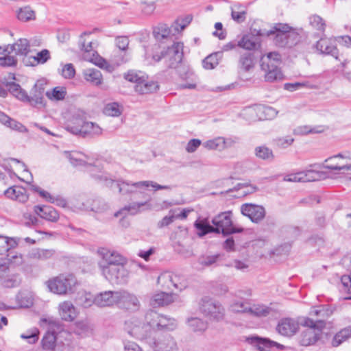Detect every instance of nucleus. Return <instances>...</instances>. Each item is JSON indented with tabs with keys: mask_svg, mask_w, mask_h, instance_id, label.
Instances as JSON below:
<instances>
[{
	"mask_svg": "<svg viewBox=\"0 0 351 351\" xmlns=\"http://www.w3.org/2000/svg\"><path fill=\"white\" fill-rule=\"evenodd\" d=\"M150 198L144 202H134L129 205L125 206L123 208L117 211L114 215L115 217L122 216L125 217L128 214L135 215L140 210L141 208L144 206H148L150 208L151 206L148 205Z\"/></svg>",
	"mask_w": 351,
	"mask_h": 351,
	"instance_id": "nucleus-33",
	"label": "nucleus"
},
{
	"mask_svg": "<svg viewBox=\"0 0 351 351\" xmlns=\"http://www.w3.org/2000/svg\"><path fill=\"white\" fill-rule=\"evenodd\" d=\"M231 16L237 23H242L245 20L246 11L241 5H234L232 8Z\"/></svg>",
	"mask_w": 351,
	"mask_h": 351,
	"instance_id": "nucleus-53",
	"label": "nucleus"
},
{
	"mask_svg": "<svg viewBox=\"0 0 351 351\" xmlns=\"http://www.w3.org/2000/svg\"><path fill=\"white\" fill-rule=\"evenodd\" d=\"M185 28V25L178 23L173 24L170 28L166 24H158L153 29V35L157 40H161L169 37L171 34L180 32Z\"/></svg>",
	"mask_w": 351,
	"mask_h": 351,
	"instance_id": "nucleus-22",
	"label": "nucleus"
},
{
	"mask_svg": "<svg viewBox=\"0 0 351 351\" xmlns=\"http://www.w3.org/2000/svg\"><path fill=\"white\" fill-rule=\"evenodd\" d=\"M116 305L128 310H137L140 306V302L137 297L125 290H118Z\"/></svg>",
	"mask_w": 351,
	"mask_h": 351,
	"instance_id": "nucleus-18",
	"label": "nucleus"
},
{
	"mask_svg": "<svg viewBox=\"0 0 351 351\" xmlns=\"http://www.w3.org/2000/svg\"><path fill=\"white\" fill-rule=\"evenodd\" d=\"M5 195L8 198L16 200L19 202H26L28 200V195L25 189L22 187H10L5 191Z\"/></svg>",
	"mask_w": 351,
	"mask_h": 351,
	"instance_id": "nucleus-35",
	"label": "nucleus"
},
{
	"mask_svg": "<svg viewBox=\"0 0 351 351\" xmlns=\"http://www.w3.org/2000/svg\"><path fill=\"white\" fill-rule=\"evenodd\" d=\"M199 305L201 312L210 320L219 322L223 319L225 309L219 302L211 298H204Z\"/></svg>",
	"mask_w": 351,
	"mask_h": 351,
	"instance_id": "nucleus-10",
	"label": "nucleus"
},
{
	"mask_svg": "<svg viewBox=\"0 0 351 351\" xmlns=\"http://www.w3.org/2000/svg\"><path fill=\"white\" fill-rule=\"evenodd\" d=\"M50 59V53L47 49H43L37 53L36 56H29L22 58V62L25 66H35L38 64H45Z\"/></svg>",
	"mask_w": 351,
	"mask_h": 351,
	"instance_id": "nucleus-27",
	"label": "nucleus"
},
{
	"mask_svg": "<svg viewBox=\"0 0 351 351\" xmlns=\"http://www.w3.org/2000/svg\"><path fill=\"white\" fill-rule=\"evenodd\" d=\"M194 226L198 230L197 234L199 237H203L210 232H215L214 227L211 226L206 219L197 220Z\"/></svg>",
	"mask_w": 351,
	"mask_h": 351,
	"instance_id": "nucleus-44",
	"label": "nucleus"
},
{
	"mask_svg": "<svg viewBox=\"0 0 351 351\" xmlns=\"http://www.w3.org/2000/svg\"><path fill=\"white\" fill-rule=\"evenodd\" d=\"M231 215L230 211L223 212L212 219V223L215 226L214 228L215 232H221L224 235H228L243 231V228H237L233 226Z\"/></svg>",
	"mask_w": 351,
	"mask_h": 351,
	"instance_id": "nucleus-12",
	"label": "nucleus"
},
{
	"mask_svg": "<svg viewBox=\"0 0 351 351\" xmlns=\"http://www.w3.org/2000/svg\"><path fill=\"white\" fill-rule=\"evenodd\" d=\"M241 48L247 50L255 49L259 46L258 38L252 35H245L237 44Z\"/></svg>",
	"mask_w": 351,
	"mask_h": 351,
	"instance_id": "nucleus-40",
	"label": "nucleus"
},
{
	"mask_svg": "<svg viewBox=\"0 0 351 351\" xmlns=\"http://www.w3.org/2000/svg\"><path fill=\"white\" fill-rule=\"evenodd\" d=\"M300 325L306 327L300 335V343L308 346L314 344L319 339L326 323L323 319L314 321L308 317H302L300 321Z\"/></svg>",
	"mask_w": 351,
	"mask_h": 351,
	"instance_id": "nucleus-3",
	"label": "nucleus"
},
{
	"mask_svg": "<svg viewBox=\"0 0 351 351\" xmlns=\"http://www.w3.org/2000/svg\"><path fill=\"white\" fill-rule=\"evenodd\" d=\"M18 243L15 239L0 235V255L16 247Z\"/></svg>",
	"mask_w": 351,
	"mask_h": 351,
	"instance_id": "nucleus-43",
	"label": "nucleus"
},
{
	"mask_svg": "<svg viewBox=\"0 0 351 351\" xmlns=\"http://www.w3.org/2000/svg\"><path fill=\"white\" fill-rule=\"evenodd\" d=\"M116 186L119 189V192L122 195L133 193L143 188L152 186L155 190L169 189V186L165 185H160L153 181H141L137 182H128L125 181L118 180L116 182Z\"/></svg>",
	"mask_w": 351,
	"mask_h": 351,
	"instance_id": "nucleus-13",
	"label": "nucleus"
},
{
	"mask_svg": "<svg viewBox=\"0 0 351 351\" xmlns=\"http://www.w3.org/2000/svg\"><path fill=\"white\" fill-rule=\"evenodd\" d=\"M8 259L7 262H3L2 263H6L10 267V265H12L14 267L21 265L23 262V257L21 254L14 252V253H10L7 256Z\"/></svg>",
	"mask_w": 351,
	"mask_h": 351,
	"instance_id": "nucleus-57",
	"label": "nucleus"
},
{
	"mask_svg": "<svg viewBox=\"0 0 351 351\" xmlns=\"http://www.w3.org/2000/svg\"><path fill=\"white\" fill-rule=\"evenodd\" d=\"M302 88H313V86L308 82H295V83H286L284 84V88L288 91H295Z\"/></svg>",
	"mask_w": 351,
	"mask_h": 351,
	"instance_id": "nucleus-60",
	"label": "nucleus"
},
{
	"mask_svg": "<svg viewBox=\"0 0 351 351\" xmlns=\"http://www.w3.org/2000/svg\"><path fill=\"white\" fill-rule=\"evenodd\" d=\"M181 281L182 278L180 276L170 271L163 272L158 278V283L163 288L170 290L173 288L182 289L184 285Z\"/></svg>",
	"mask_w": 351,
	"mask_h": 351,
	"instance_id": "nucleus-19",
	"label": "nucleus"
},
{
	"mask_svg": "<svg viewBox=\"0 0 351 351\" xmlns=\"http://www.w3.org/2000/svg\"><path fill=\"white\" fill-rule=\"evenodd\" d=\"M125 330L132 337L139 340L149 339L151 326L136 318H132L125 322Z\"/></svg>",
	"mask_w": 351,
	"mask_h": 351,
	"instance_id": "nucleus-11",
	"label": "nucleus"
},
{
	"mask_svg": "<svg viewBox=\"0 0 351 351\" xmlns=\"http://www.w3.org/2000/svg\"><path fill=\"white\" fill-rule=\"evenodd\" d=\"M118 291H104L95 295V304L99 307L116 305Z\"/></svg>",
	"mask_w": 351,
	"mask_h": 351,
	"instance_id": "nucleus-23",
	"label": "nucleus"
},
{
	"mask_svg": "<svg viewBox=\"0 0 351 351\" xmlns=\"http://www.w3.org/2000/svg\"><path fill=\"white\" fill-rule=\"evenodd\" d=\"M350 337H351V327L345 328L334 336L332 340V346L337 347Z\"/></svg>",
	"mask_w": 351,
	"mask_h": 351,
	"instance_id": "nucleus-45",
	"label": "nucleus"
},
{
	"mask_svg": "<svg viewBox=\"0 0 351 351\" xmlns=\"http://www.w3.org/2000/svg\"><path fill=\"white\" fill-rule=\"evenodd\" d=\"M250 339L251 343L256 346L259 351H269L271 347L278 346V343L270 341L268 339L253 337H251Z\"/></svg>",
	"mask_w": 351,
	"mask_h": 351,
	"instance_id": "nucleus-38",
	"label": "nucleus"
},
{
	"mask_svg": "<svg viewBox=\"0 0 351 351\" xmlns=\"http://www.w3.org/2000/svg\"><path fill=\"white\" fill-rule=\"evenodd\" d=\"M161 315L154 311H149L145 316V322L151 326V332L153 329L158 328V320L160 319Z\"/></svg>",
	"mask_w": 351,
	"mask_h": 351,
	"instance_id": "nucleus-49",
	"label": "nucleus"
},
{
	"mask_svg": "<svg viewBox=\"0 0 351 351\" xmlns=\"http://www.w3.org/2000/svg\"><path fill=\"white\" fill-rule=\"evenodd\" d=\"M193 210L192 208H177L174 210H170L169 213H173L174 219H186L189 214Z\"/></svg>",
	"mask_w": 351,
	"mask_h": 351,
	"instance_id": "nucleus-63",
	"label": "nucleus"
},
{
	"mask_svg": "<svg viewBox=\"0 0 351 351\" xmlns=\"http://www.w3.org/2000/svg\"><path fill=\"white\" fill-rule=\"evenodd\" d=\"M276 114L277 112L273 108L263 105L247 107L243 110V112L244 118L252 121L271 119Z\"/></svg>",
	"mask_w": 351,
	"mask_h": 351,
	"instance_id": "nucleus-14",
	"label": "nucleus"
},
{
	"mask_svg": "<svg viewBox=\"0 0 351 351\" xmlns=\"http://www.w3.org/2000/svg\"><path fill=\"white\" fill-rule=\"evenodd\" d=\"M86 121L82 117H73V120L67 125L66 130L73 134L76 133L73 131V128H76L78 130H82L81 128L84 126V123Z\"/></svg>",
	"mask_w": 351,
	"mask_h": 351,
	"instance_id": "nucleus-59",
	"label": "nucleus"
},
{
	"mask_svg": "<svg viewBox=\"0 0 351 351\" xmlns=\"http://www.w3.org/2000/svg\"><path fill=\"white\" fill-rule=\"evenodd\" d=\"M0 283L5 287L12 288L21 283L20 276L6 263H0Z\"/></svg>",
	"mask_w": 351,
	"mask_h": 351,
	"instance_id": "nucleus-17",
	"label": "nucleus"
},
{
	"mask_svg": "<svg viewBox=\"0 0 351 351\" xmlns=\"http://www.w3.org/2000/svg\"><path fill=\"white\" fill-rule=\"evenodd\" d=\"M98 254L102 258L105 266H117L121 264H126L127 259L115 251L101 248L98 250Z\"/></svg>",
	"mask_w": 351,
	"mask_h": 351,
	"instance_id": "nucleus-20",
	"label": "nucleus"
},
{
	"mask_svg": "<svg viewBox=\"0 0 351 351\" xmlns=\"http://www.w3.org/2000/svg\"><path fill=\"white\" fill-rule=\"evenodd\" d=\"M65 156L73 166H83L87 165L85 160L87 156L82 152H65ZM88 166L90 167L89 171L93 178L99 182H104L106 186H112L114 183L112 178H108L106 173L101 172L99 169L96 168L95 166H91L90 164H88Z\"/></svg>",
	"mask_w": 351,
	"mask_h": 351,
	"instance_id": "nucleus-6",
	"label": "nucleus"
},
{
	"mask_svg": "<svg viewBox=\"0 0 351 351\" xmlns=\"http://www.w3.org/2000/svg\"><path fill=\"white\" fill-rule=\"evenodd\" d=\"M56 337L54 332H48L43 338L42 343L44 349L53 350L56 345Z\"/></svg>",
	"mask_w": 351,
	"mask_h": 351,
	"instance_id": "nucleus-58",
	"label": "nucleus"
},
{
	"mask_svg": "<svg viewBox=\"0 0 351 351\" xmlns=\"http://www.w3.org/2000/svg\"><path fill=\"white\" fill-rule=\"evenodd\" d=\"M125 265V264L117 266H105L104 262L99 263V269L104 278L116 284H123L128 280L129 271Z\"/></svg>",
	"mask_w": 351,
	"mask_h": 351,
	"instance_id": "nucleus-9",
	"label": "nucleus"
},
{
	"mask_svg": "<svg viewBox=\"0 0 351 351\" xmlns=\"http://www.w3.org/2000/svg\"><path fill=\"white\" fill-rule=\"evenodd\" d=\"M189 327L193 332H204L208 328V324L206 322L202 320L198 317H191L187 320Z\"/></svg>",
	"mask_w": 351,
	"mask_h": 351,
	"instance_id": "nucleus-41",
	"label": "nucleus"
},
{
	"mask_svg": "<svg viewBox=\"0 0 351 351\" xmlns=\"http://www.w3.org/2000/svg\"><path fill=\"white\" fill-rule=\"evenodd\" d=\"M123 111V106L117 102L107 104L104 110V114L110 117H119Z\"/></svg>",
	"mask_w": 351,
	"mask_h": 351,
	"instance_id": "nucleus-42",
	"label": "nucleus"
},
{
	"mask_svg": "<svg viewBox=\"0 0 351 351\" xmlns=\"http://www.w3.org/2000/svg\"><path fill=\"white\" fill-rule=\"evenodd\" d=\"M219 255L202 256L198 258V263L202 267H210L214 265L219 258Z\"/></svg>",
	"mask_w": 351,
	"mask_h": 351,
	"instance_id": "nucleus-61",
	"label": "nucleus"
},
{
	"mask_svg": "<svg viewBox=\"0 0 351 351\" xmlns=\"http://www.w3.org/2000/svg\"><path fill=\"white\" fill-rule=\"evenodd\" d=\"M84 79L89 83L98 86L102 83L101 73L96 69H86L83 71Z\"/></svg>",
	"mask_w": 351,
	"mask_h": 351,
	"instance_id": "nucleus-37",
	"label": "nucleus"
},
{
	"mask_svg": "<svg viewBox=\"0 0 351 351\" xmlns=\"http://www.w3.org/2000/svg\"><path fill=\"white\" fill-rule=\"evenodd\" d=\"M266 34L272 36L275 45L280 47H291L300 40L299 34L287 24H276Z\"/></svg>",
	"mask_w": 351,
	"mask_h": 351,
	"instance_id": "nucleus-1",
	"label": "nucleus"
},
{
	"mask_svg": "<svg viewBox=\"0 0 351 351\" xmlns=\"http://www.w3.org/2000/svg\"><path fill=\"white\" fill-rule=\"evenodd\" d=\"M175 296L173 294L165 292H158L153 295L150 304L153 307L168 305L174 301Z\"/></svg>",
	"mask_w": 351,
	"mask_h": 351,
	"instance_id": "nucleus-31",
	"label": "nucleus"
},
{
	"mask_svg": "<svg viewBox=\"0 0 351 351\" xmlns=\"http://www.w3.org/2000/svg\"><path fill=\"white\" fill-rule=\"evenodd\" d=\"M59 313L62 319L65 321H73L75 316V308L70 302L65 301L59 305Z\"/></svg>",
	"mask_w": 351,
	"mask_h": 351,
	"instance_id": "nucleus-34",
	"label": "nucleus"
},
{
	"mask_svg": "<svg viewBox=\"0 0 351 351\" xmlns=\"http://www.w3.org/2000/svg\"><path fill=\"white\" fill-rule=\"evenodd\" d=\"M299 324H300L298 322L293 319L285 318L279 322L277 330L282 335L290 337L297 332L299 329Z\"/></svg>",
	"mask_w": 351,
	"mask_h": 351,
	"instance_id": "nucleus-24",
	"label": "nucleus"
},
{
	"mask_svg": "<svg viewBox=\"0 0 351 351\" xmlns=\"http://www.w3.org/2000/svg\"><path fill=\"white\" fill-rule=\"evenodd\" d=\"M6 48L14 51L16 56H22L23 58L28 57L31 51L30 42L27 38H19L13 44L6 45Z\"/></svg>",
	"mask_w": 351,
	"mask_h": 351,
	"instance_id": "nucleus-26",
	"label": "nucleus"
},
{
	"mask_svg": "<svg viewBox=\"0 0 351 351\" xmlns=\"http://www.w3.org/2000/svg\"><path fill=\"white\" fill-rule=\"evenodd\" d=\"M46 96L51 101H60L64 99L66 95L65 88L63 87H55L51 91H47Z\"/></svg>",
	"mask_w": 351,
	"mask_h": 351,
	"instance_id": "nucleus-50",
	"label": "nucleus"
},
{
	"mask_svg": "<svg viewBox=\"0 0 351 351\" xmlns=\"http://www.w3.org/2000/svg\"><path fill=\"white\" fill-rule=\"evenodd\" d=\"M18 19L23 22H26L35 19L34 11L31 8L26 6L21 8L17 14Z\"/></svg>",
	"mask_w": 351,
	"mask_h": 351,
	"instance_id": "nucleus-56",
	"label": "nucleus"
},
{
	"mask_svg": "<svg viewBox=\"0 0 351 351\" xmlns=\"http://www.w3.org/2000/svg\"><path fill=\"white\" fill-rule=\"evenodd\" d=\"M125 78L135 83L134 89L139 94H149L156 92L159 88L158 82L149 80L147 76L142 73L131 71L127 73Z\"/></svg>",
	"mask_w": 351,
	"mask_h": 351,
	"instance_id": "nucleus-8",
	"label": "nucleus"
},
{
	"mask_svg": "<svg viewBox=\"0 0 351 351\" xmlns=\"http://www.w3.org/2000/svg\"><path fill=\"white\" fill-rule=\"evenodd\" d=\"M77 285L74 275L71 274H62L47 282L49 291L58 295H67L73 293Z\"/></svg>",
	"mask_w": 351,
	"mask_h": 351,
	"instance_id": "nucleus-4",
	"label": "nucleus"
},
{
	"mask_svg": "<svg viewBox=\"0 0 351 351\" xmlns=\"http://www.w3.org/2000/svg\"><path fill=\"white\" fill-rule=\"evenodd\" d=\"M230 311L237 313H247L250 310V304L246 301L234 300L229 307Z\"/></svg>",
	"mask_w": 351,
	"mask_h": 351,
	"instance_id": "nucleus-47",
	"label": "nucleus"
},
{
	"mask_svg": "<svg viewBox=\"0 0 351 351\" xmlns=\"http://www.w3.org/2000/svg\"><path fill=\"white\" fill-rule=\"evenodd\" d=\"M34 210L36 215L41 218L51 222H56L59 219V214L51 206H35Z\"/></svg>",
	"mask_w": 351,
	"mask_h": 351,
	"instance_id": "nucleus-28",
	"label": "nucleus"
},
{
	"mask_svg": "<svg viewBox=\"0 0 351 351\" xmlns=\"http://www.w3.org/2000/svg\"><path fill=\"white\" fill-rule=\"evenodd\" d=\"M222 137L218 136L213 139L208 140L202 143L203 147L208 150H223Z\"/></svg>",
	"mask_w": 351,
	"mask_h": 351,
	"instance_id": "nucleus-51",
	"label": "nucleus"
},
{
	"mask_svg": "<svg viewBox=\"0 0 351 351\" xmlns=\"http://www.w3.org/2000/svg\"><path fill=\"white\" fill-rule=\"evenodd\" d=\"M243 215L248 217L252 222L258 223L265 216V209L263 206L253 204H245L241 208Z\"/></svg>",
	"mask_w": 351,
	"mask_h": 351,
	"instance_id": "nucleus-21",
	"label": "nucleus"
},
{
	"mask_svg": "<svg viewBox=\"0 0 351 351\" xmlns=\"http://www.w3.org/2000/svg\"><path fill=\"white\" fill-rule=\"evenodd\" d=\"M254 57L251 53H245L241 56L239 59V66L241 69L247 71L254 67Z\"/></svg>",
	"mask_w": 351,
	"mask_h": 351,
	"instance_id": "nucleus-48",
	"label": "nucleus"
},
{
	"mask_svg": "<svg viewBox=\"0 0 351 351\" xmlns=\"http://www.w3.org/2000/svg\"><path fill=\"white\" fill-rule=\"evenodd\" d=\"M90 33L84 32L80 38V46L82 51H84L83 58L93 62L101 69H109L110 65L108 62L101 58L95 50V43L93 41H87L84 37L89 35Z\"/></svg>",
	"mask_w": 351,
	"mask_h": 351,
	"instance_id": "nucleus-7",
	"label": "nucleus"
},
{
	"mask_svg": "<svg viewBox=\"0 0 351 351\" xmlns=\"http://www.w3.org/2000/svg\"><path fill=\"white\" fill-rule=\"evenodd\" d=\"M302 182H315L321 180H324L327 178L326 173L322 171L315 170H306L300 171Z\"/></svg>",
	"mask_w": 351,
	"mask_h": 351,
	"instance_id": "nucleus-36",
	"label": "nucleus"
},
{
	"mask_svg": "<svg viewBox=\"0 0 351 351\" xmlns=\"http://www.w3.org/2000/svg\"><path fill=\"white\" fill-rule=\"evenodd\" d=\"M316 49L322 53L329 54L337 58L338 50L330 39L321 38L317 42Z\"/></svg>",
	"mask_w": 351,
	"mask_h": 351,
	"instance_id": "nucleus-32",
	"label": "nucleus"
},
{
	"mask_svg": "<svg viewBox=\"0 0 351 351\" xmlns=\"http://www.w3.org/2000/svg\"><path fill=\"white\" fill-rule=\"evenodd\" d=\"M183 47L182 43H175L171 47L162 51L160 55H153L152 58L156 62L164 59L168 69H178L182 66Z\"/></svg>",
	"mask_w": 351,
	"mask_h": 351,
	"instance_id": "nucleus-5",
	"label": "nucleus"
},
{
	"mask_svg": "<svg viewBox=\"0 0 351 351\" xmlns=\"http://www.w3.org/2000/svg\"><path fill=\"white\" fill-rule=\"evenodd\" d=\"M0 50V66L1 67H16L18 64V60L16 55H11L12 52L9 48H6V45L1 46Z\"/></svg>",
	"mask_w": 351,
	"mask_h": 351,
	"instance_id": "nucleus-29",
	"label": "nucleus"
},
{
	"mask_svg": "<svg viewBox=\"0 0 351 351\" xmlns=\"http://www.w3.org/2000/svg\"><path fill=\"white\" fill-rule=\"evenodd\" d=\"M220 53H215L208 56L202 62L203 66L206 69H213L219 64Z\"/></svg>",
	"mask_w": 351,
	"mask_h": 351,
	"instance_id": "nucleus-55",
	"label": "nucleus"
},
{
	"mask_svg": "<svg viewBox=\"0 0 351 351\" xmlns=\"http://www.w3.org/2000/svg\"><path fill=\"white\" fill-rule=\"evenodd\" d=\"M150 347L154 351H178V346L175 339L170 335L159 336L157 339H149Z\"/></svg>",
	"mask_w": 351,
	"mask_h": 351,
	"instance_id": "nucleus-16",
	"label": "nucleus"
},
{
	"mask_svg": "<svg viewBox=\"0 0 351 351\" xmlns=\"http://www.w3.org/2000/svg\"><path fill=\"white\" fill-rule=\"evenodd\" d=\"M73 129V131L76 133V135H80L83 137L87 136H99L102 133V129L99 126V125L90 121H86V123H84V126L82 127V128H81L82 131L78 130L76 128Z\"/></svg>",
	"mask_w": 351,
	"mask_h": 351,
	"instance_id": "nucleus-30",
	"label": "nucleus"
},
{
	"mask_svg": "<svg viewBox=\"0 0 351 351\" xmlns=\"http://www.w3.org/2000/svg\"><path fill=\"white\" fill-rule=\"evenodd\" d=\"M327 163L325 168L334 171H350L351 166V153L345 152L333 156L329 157L325 160Z\"/></svg>",
	"mask_w": 351,
	"mask_h": 351,
	"instance_id": "nucleus-15",
	"label": "nucleus"
},
{
	"mask_svg": "<svg viewBox=\"0 0 351 351\" xmlns=\"http://www.w3.org/2000/svg\"><path fill=\"white\" fill-rule=\"evenodd\" d=\"M280 55L277 52H270L262 56L261 58V68L264 72V78L266 82H274L281 80L283 78V75L280 68Z\"/></svg>",
	"mask_w": 351,
	"mask_h": 351,
	"instance_id": "nucleus-2",
	"label": "nucleus"
},
{
	"mask_svg": "<svg viewBox=\"0 0 351 351\" xmlns=\"http://www.w3.org/2000/svg\"><path fill=\"white\" fill-rule=\"evenodd\" d=\"M78 303L85 308L90 306L92 304H95V296L90 293H85L80 298L77 299Z\"/></svg>",
	"mask_w": 351,
	"mask_h": 351,
	"instance_id": "nucleus-62",
	"label": "nucleus"
},
{
	"mask_svg": "<svg viewBox=\"0 0 351 351\" xmlns=\"http://www.w3.org/2000/svg\"><path fill=\"white\" fill-rule=\"evenodd\" d=\"M46 83L44 80H38L32 88L28 102L33 106L43 104V95L45 92V86Z\"/></svg>",
	"mask_w": 351,
	"mask_h": 351,
	"instance_id": "nucleus-25",
	"label": "nucleus"
},
{
	"mask_svg": "<svg viewBox=\"0 0 351 351\" xmlns=\"http://www.w3.org/2000/svg\"><path fill=\"white\" fill-rule=\"evenodd\" d=\"M176 326V322L174 319L161 315L160 319L158 320L157 329L173 330Z\"/></svg>",
	"mask_w": 351,
	"mask_h": 351,
	"instance_id": "nucleus-54",
	"label": "nucleus"
},
{
	"mask_svg": "<svg viewBox=\"0 0 351 351\" xmlns=\"http://www.w3.org/2000/svg\"><path fill=\"white\" fill-rule=\"evenodd\" d=\"M254 153L257 158L264 160L271 161L274 158L272 150L265 145L256 147Z\"/></svg>",
	"mask_w": 351,
	"mask_h": 351,
	"instance_id": "nucleus-46",
	"label": "nucleus"
},
{
	"mask_svg": "<svg viewBox=\"0 0 351 351\" xmlns=\"http://www.w3.org/2000/svg\"><path fill=\"white\" fill-rule=\"evenodd\" d=\"M277 146L281 148H287L294 142V138L290 136L278 137L275 140Z\"/></svg>",
	"mask_w": 351,
	"mask_h": 351,
	"instance_id": "nucleus-64",
	"label": "nucleus"
},
{
	"mask_svg": "<svg viewBox=\"0 0 351 351\" xmlns=\"http://www.w3.org/2000/svg\"><path fill=\"white\" fill-rule=\"evenodd\" d=\"M6 86L13 96L23 101L28 102L29 95L25 90L21 88L19 84L14 82H8Z\"/></svg>",
	"mask_w": 351,
	"mask_h": 351,
	"instance_id": "nucleus-39",
	"label": "nucleus"
},
{
	"mask_svg": "<svg viewBox=\"0 0 351 351\" xmlns=\"http://www.w3.org/2000/svg\"><path fill=\"white\" fill-rule=\"evenodd\" d=\"M270 308L267 306L261 304L250 305V310L247 313L257 316V317H265L269 315Z\"/></svg>",
	"mask_w": 351,
	"mask_h": 351,
	"instance_id": "nucleus-52",
	"label": "nucleus"
}]
</instances>
